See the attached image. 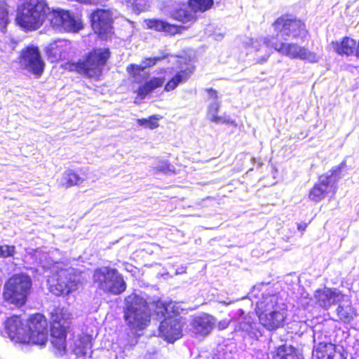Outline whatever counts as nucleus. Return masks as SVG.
<instances>
[{
  "mask_svg": "<svg viewBox=\"0 0 359 359\" xmlns=\"http://www.w3.org/2000/svg\"><path fill=\"white\" fill-rule=\"evenodd\" d=\"M5 332L15 343L43 346L48 341V323L40 313L25 321L20 317L14 316L5 322Z\"/></svg>",
  "mask_w": 359,
  "mask_h": 359,
  "instance_id": "f257e3e1",
  "label": "nucleus"
},
{
  "mask_svg": "<svg viewBox=\"0 0 359 359\" xmlns=\"http://www.w3.org/2000/svg\"><path fill=\"white\" fill-rule=\"evenodd\" d=\"M256 313L262 327L273 331L284 327L287 309L277 294L263 293L257 302Z\"/></svg>",
  "mask_w": 359,
  "mask_h": 359,
  "instance_id": "f03ea898",
  "label": "nucleus"
},
{
  "mask_svg": "<svg viewBox=\"0 0 359 359\" xmlns=\"http://www.w3.org/2000/svg\"><path fill=\"white\" fill-rule=\"evenodd\" d=\"M276 34L271 36L257 39L252 41V46L256 51H260L259 46L263 41H287L290 40H304L308 32L305 24L301 20L290 19L287 16L278 18L273 24Z\"/></svg>",
  "mask_w": 359,
  "mask_h": 359,
  "instance_id": "7ed1b4c3",
  "label": "nucleus"
},
{
  "mask_svg": "<svg viewBox=\"0 0 359 359\" xmlns=\"http://www.w3.org/2000/svg\"><path fill=\"white\" fill-rule=\"evenodd\" d=\"M49 13L51 12L45 0H24L18 7L16 21L20 27L34 30L49 18Z\"/></svg>",
  "mask_w": 359,
  "mask_h": 359,
  "instance_id": "20e7f679",
  "label": "nucleus"
},
{
  "mask_svg": "<svg viewBox=\"0 0 359 359\" xmlns=\"http://www.w3.org/2000/svg\"><path fill=\"white\" fill-rule=\"evenodd\" d=\"M124 318L133 330H144L150 322L151 309L146 300L135 293L125 299Z\"/></svg>",
  "mask_w": 359,
  "mask_h": 359,
  "instance_id": "39448f33",
  "label": "nucleus"
},
{
  "mask_svg": "<svg viewBox=\"0 0 359 359\" xmlns=\"http://www.w3.org/2000/svg\"><path fill=\"white\" fill-rule=\"evenodd\" d=\"M264 54L261 56L260 62H265L269 58L270 53L269 48H272L281 55L291 59H299L309 62H318L320 57L315 53L310 51L304 46H299L296 43H287L286 41H263V45L259 46Z\"/></svg>",
  "mask_w": 359,
  "mask_h": 359,
  "instance_id": "423d86ee",
  "label": "nucleus"
},
{
  "mask_svg": "<svg viewBox=\"0 0 359 359\" xmlns=\"http://www.w3.org/2000/svg\"><path fill=\"white\" fill-rule=\"evenodd\" d=\"M64 266L62 263H55L52 268L53 276L48 280L50 292L57 296L66 295L76 290L79 281L74 268Z\"/></svg>",
  "mask_w": 359,
  "mask_h": 359,
  "instance_id": "0eeeda50",
  "label": "nucleus"
},
{
  "mask_svg": "<svg viewBox=\"0 0 359 359\" xmlns=\"http://www.w3.org/2000/svg\"><path fill=\"white\" fill-rule=\"evenodd\" d=\"M32 287L31 278L23 273L15 274L11 277L4 285V299L16 306L25 304Z\"/></svg>",
  "mask_w": 359,
  "mask_h": 359,
  "instance_id": "6e6552de",
  "label": "nucleus"
},
{
  "mask_svg": "<svg viewBox=\"0 0 359 359\" xmlns=\"http://www.w3.org/2000/svg\"><path fill=\"white\" fill-rule=\"evenodd\" d=\"M93 281L97 288L106 293L118 295L126 289L123 277L116 269L103 266L94 271Z\"/></svg>",
  "mask_w": 359,
  "mask_h": 359,
  "instance_id": "1a4fd4ad",
  "label": "nucleus"
},
{
  "mask_svg": "<svg viewBox=\"0 0 359 359\" xmlns=\"http://www.w3.org/2000/svg\"><path fill=\"white\" fill-rule=\"evenodd\" d=\"M109 56V48H95L79 60L76 64V69L88 77L97 78L101 75Z\"/></svg>",
  "mask_w": 359,
  "mask_h": 359,
  "instance_id": "9d476101",
  "label": "nucleus"
},
{
  "mask_svg": "<svg viewBox=\"0 0 359 359\" xmlns=\"http://www.w3.org/2000/svg\"><path fill=\"white\" fill-rule=\"evenodd\" d=\"M236 335L243 339L258 340L263 335L264 330L253 314H245L243 309H238L231 320Z\"/></svg>",
  "mask_w": 359,
  "mask_h": 359,
  "instance_id": "9b49d317",
  "label": "nucleus"
},
{
  "mask_svg": "<svg viewBox=\"0 0 359 359\" xmlns=\"http://www.w3.org/2000/svg\"><path fill=\"white\" fill-rule=\"evenodd\" d=\"M346 167V162L342 161L339 165L333 167L327 173L319 177L318 181L315 184L309 192V198L315 202L323 199L327 194L336 189V184L341 177V170Z\"/></svg>",
  "mask_w": 359,
  "mask_h": 359,
  "instance_id": "f8f14e48",
  "label": "nucleus"
},
{
  "mask_svg": "<svg viewBox=\"0 0 359 359\" xmlns=\"http://www.w3.org/2000/svg\"><path fill=\"white\" fill-rule=\"evenodd\" d=\"M322 334L313 333V348L312 359H346L347 353L344 348L340 345H334L327 341L320 340Z\"/></svg>",
  "mask_w": 359,
  "mask_h": 359,
  "instance_id": "ddd939ff",
  "label": "nucleus"
},
{
  "mask_svg": "<svg viewBox=\"0 0 359 359\" xmlns=\"http://www.w3.org/2000/svg\"><path fill=\"white\" fill-rule=\"evenodd\" d=\"M51 344L60 353L65 352L67 329L71 323L70 318H65V313L55 312L52 316Z\"/></svg>",
  "mask_w": 359,
  "mask_h": 359,
  "instance_id": "4468645a",
  "label": "nucleus"
},
{
  "mask_svg": "<svg viewBox=\"0 0 359 359\" xmlns=\"http://www.w3.org/2000/svg\"><path fill=\"white\" fill-rule=\"evenodd\" d=\"M49 20L53 28L60 32H77L82 28L81 22L64 10H53Z\"/></svg>",
  "mask_w": 359,
  "mask_h": 359,
  "instance_id": "2eb2a0df",
  "label": "nucleus"
},
{
  "mask_svg": "<svg viewBox=\"0 0 359 359\" xmlns=\"http://www.w3.org/2000/svg\"><path fill=\"white\" fill-rule=\"evenodd\" d=\"M20 67L35 75H41L43 71L44 62L38 47L29 46L21 51Z\"/></svg>",
  "mask_w": 359,
  "mask_h": 359,
  "instance_id": "dca6fc26",
  "label": "nucleus"
},
{
  "mask_svg": "<svg viewBox=\"0 0 359 359\" xmlns=\"http://www.w3.org/2000/svg\"><path fill=\"white\" fill-rule=\"evenodd\" d=\"M113 14V11L109 9H97L90 15L94 32L102 39L107 38L111 32Z\"/></svg>",
  "mask_w": 359,
  "mask_h": 359,
  "instance_id": "f3484780",
  "label": "nucleus"
},
{
  "mask_svg": "<svg viewBox=\"0 0 359 359\" xmlns=\"http://www.w3.org/2000/svg\"><path fill=\"white\" fill-rule=\"evenodd\" d=\"M182 325L179 318L168 316L159 325V335L168 342H174L182 336Z\"/></svg>",
  "mask_w": 359,
  "mask_h": 359,
  "instance_id": "a211bd4d",
  "label": "nucleus"
},
{
  "mask_svg": "<svg viewBox=\"0 0 359 359\" xmlns=\"http://www.w3.org/2000/svg\"><path fill=\"white\" fill-rule=\"evenodd\" d=\"M314 297L321 307L327 309L333 304L341 302L346 295L337 289L325 288L317 290Z\"/></svg>",
  "mask_w": 359,
  "mask_h": 359,
  "instance_id": "6ab92c4d",
  "label": "nucleus"
},
{
  "mask_svg": "<svg viewBox=\"0 0 359 359\" xmlns=\"http://www.w3.org/2000/svg\"><path fill=\"white\" fill-rule=\"evenodd\" d=\"M215 325V318L208 314L196 317L191 323L192 332L196 334L207 336Z\"/></svg>",
  "mask_w": 359,
  "mask_h": 359,
  "instance_id": "aec40b11",
  "label": "nucleus"
},
{
  "mask_svg": "<svg viewBox=\"0 0 359 359\" xmlns=\"http://www.w3.org/2000/svg\"><path fill=\"white\" fill-rule=\"evenodd\" d=\"M168 55L165 52H161V55L145 58L140 65L132 64L127 67L129 73L133 74L134 76H140L144 74L147 68L154 66L157 62L164 60Z\"/></svg>",
  "mask_w": 359,
  "mask_h": 359,
  "instance_id": "412c9836",
  "label": "nucleus"
},
{
  "mask_svg": "<svg viewBox=\"0 0 359 359\" xmlns=\"http://www.w3.org/2000/svg\"><path fill=\"white\" fill-rule=\"evenodd\" d=\"M194 71V66L191 63L186 64L185 67H182L180 71L172 77L165 86V91H171L175 89L180 83L186 82Z\"/></svg>",
  "mask_w": 359,
  "mask_h": 359,
  "instance_id": "4be33fe9",
  "label": "nucleus"
},
{
  "mask_svg": "<svg viewBox=\"0 0 359 359\" xmlns=\"http://www.w3.org/2000/svg\"><path fill=\"white\" fill-rule=\"evenodd\" d=\"M341 302L344 303L339 304L337 315L339 320L348 323L356 316V310L351 306V300L346 296Z\"/></svg>",
  "mask_w": 359,
  "mask_h": 359,
  "instance_id": "5701e85b",
  "label": "nucleus"
},
{
  "mask_svg": "<svg viewBox=\"0 0 359 359\" xmlns=\"http://www.w3.org/2000/svg\"><path fill=\"white\" fill-rule=\"evenodd\" d=\"M270 359H302L297 351L291 345L283 344L271 351Z\"/></svg>",
  "mask_w": 359,
  "mask_h": 359,
  "instance_id": "b1692460",
  "label": "nucleus"
},
{
  "mask_svg": "<svg viewBox=\"0 0 359 359\" xmlns=\"http://www.w3.org/2000/svg\"><path fill=\"white\" fill-rule=\"evenodd\" d=\"M147 25L149 29L157 32H163L170 35H174L178 33L180 30L178 26L161 20H149Z\"/></svg>",
  "mask_w": 359,
  "mask_h": 359,
  "instance_id": "393cba45",
  "label": "nucleus"
},
{
  "mask_svg": "<svg viewBox=\"0 0 359 359\" xmlns=\"http://www.w3.org/2000/svg\"><path fill=\"white\" fill-rule=\"evenodd\" d=\"M151 310H154V313L160 318L165 317L166 315L168 318V316H172L170 313H175V303L172 302H163L158 300L157 302H154L152 304H149Z\"/></svg>",
  "mask_w": 359,
  "mask_h": 359,
  "instance_id": "a878e982",
  "label": "nucleus"
},
{
  "mask_svg": "<svg viewBox=\"0 0 359 359\" xmlns=\"http://www.w3.org/2000/svg\"><path fill=\"white\" fill-rule=\"evenodd\" d=\"M334 50L339 55H351L355 53L356 41L349 38L344 37L341 42H333Z\"/></svg>",
  "mask_w": 359,
  "mask_h": 359,
  "instance_id": "bb28decb",
  "label": "nucleus"
},
{
  "mask_svg": "<svg viewBox=\"0 0 359 359\" xmlns=\"http://www.w3.org/2000/svg\"><path fill=\"white\" fill-rule=\"evenodd\" d=\"M84 178L78 175L73 170H65L61 177L60 185L66 189L81 184L83 182Z\"/></svg>",
  "mask_w": 359,
  "mask_h": 359,
  "instance_id": "cd10ccee",
  "label": "nucleus"
},
{
  "mask_svg": "<svg viewBox=\"0 0 359 359\" xmlns=\"http://www.w3.org/2000/svg\"><path fill=\"white\" fill-rule=\"evenodd\" d=\"M91 348L92 343L90 338L86 335L74 341L73 351L78 357H82L90 354L92 353L90 351Z\"/></svg>",
  "mask_w": 359,
  "mask_h": 359,
  "instance_id": "c85d7f7f",
  "label": "nucleus"
},
{
  "mask_svg": "<svg viewBox=\"0 0 359 359\" xmlns=\"http://www.w3.org/2000/svg\"><path fill=\"white\" fill-rule=\"evenodd\" d=\"M164 78H152L151 80L146 81L138 88V95L144 98L149 93L161 86L164 83Z\"/></svg>",
  "mask_w": 359,
  "mask_h": 359,
  "instance_id": "c756f323",
  "label": "nucleus"
},
{
  "mask_svg": "<svg viewBox=\"0 0 359 359\" xmlns=\"http://www.w3.org/2000/svg\"><path fill=\"white\" fill-rule=\"evenodd\" d=\"M69 46L65 41L58 40L51 43L49 47V52L55 59L65 57L64 54L66 48Z\"/></svg>",
  "mask_w": 359,
  "mask_h": 359,
  "instance_id": "7c9ffc66",
  "label": "nucleus"
},
{
  "mask_svg": "<svg viewBox=\"0 0 359 359\" xmlns=\"http://www.w3.org/2000/svg\"><path fill=\"white\" fill-rule=\"evenodd\" d=\"M212 5L213 0H189V6L195 11L204 12Z\"/></svg>",
  "mask_w": 359,
  "mask_h": 359,
  "instance_id": "2f4dec72",
  "label": "nucleus"
},
{
  "mask_svg": "<svg viewBox=\"0 0 359 359\" xmlns=\"http://www.w3.org/2000/svg\"><path fill=\"white\" fill-rule=\"evenodd\" d=\"M172 18L183 23H187L194 19V15L184 9H180L172 13Z\"/></svg>",
  "mask_w": 359,
  "mask_h": 359,
  "instance_id": "473e14b6",
  "label": "nucleus"
},
{
  "mask_svg": "<svg viewBox=\"0 0 359 359\" xmlns=\"http://www.w3.org/2000/svg\"><path fill=\"white\" fill-rule=\"evenodd\" d=\"M220 107L219 101H211L208 107L207 118L213 121L217 116V112Z\"/></svg>",
  "mask_w": 359,
  "mask_h": 359,
  "instance_id": "72a5a7b5",
  "label": "nucleus"
},
{
  "mask_svg": "<svg viewBox=\"0 0 359 359\" xmlns=\"http://www.w3.org/2000/svg\"><path fill=\"white\" fill-rule=\"evenodd\" d=\"M158 118L156 116H150L149 118L137 119V123L140 126H144L149 129H154L158 126Z\"/></svg>",
  "mask_w": 359,
  "mask_h": 359,
  "instance_id": "f704fd0d",
  "label": "nucleus"
},
{
  "mask_svg": "<svg viewBox=\"0 0 359 359\" xmlns=\"http://www.w3.org/2000/svg\"><path fill=\"white\" fill-rule=\"evenodd\" d=\"M8 11L6 5L4 2H0V29L3 30L6 28L8 22Z\"/></svg>",
  "mask_w": 359,
  "mask_h": 359,
  "instance_id": "c9c22d12",
  "label": "nucleus"
},
{
  "mask_svg": "<svg viewBox=\"0 0 359 359\" xmlns=\"http://www.w3.org/2000/svg\"><path fill=\"white\" fill-rule=\"evenodd\" d=\"M15 252L14 245H0V258H7L13 257Z\"/></svg>",
  "mask_w": 359,
  "mask_h": 359,
  "instance_id": "e433bc0d",
  "label": "nucleus"
},
{
  "mask_svg": "<svg viewBox=\"0 0 359 359\" xmlns=\"http://www.w3.org/2000/svg\"><path fill=\"white\" fill-rule=\"evenodd\" d=\"M158 171L168 174L173 172L172 166L168 163V161H159L154 167Z\"/></svg>",
  "mask_w": 359,
  "mask_h": 359,
  "instance_id": "4c0bfd02",
  "label": "nucleus"
},
{
  "mask_svg": "<svg viewBox=\"0 0 359 359\" xmlns=\"http://www.w3.org/2000/svg\"><path fill=\"white\" fill-rule=\"evenodd\" d=\"M130 4H131L134 11L137 13L144 11L147 8V5L145 4L137 2V0H132Z\"/></svg>",
  "mask_w": 359,
  "mask_h": 359,
  "instance_id": "58836bf2",
  "label": "nucleus"
},
{
  "mask_svg": "<svg viewBox=\"0 0 359 359\" xmlns=\"http://www.w3.org/2000/svg\"><path fill=\"white\" fill-rule=\"evenodd\" d=\"M212 122L215 123H226L230 125H235L234 121H233L229 116H217Z\"/></svg>",
  "mask_w": 359,
  "mask_h": 359,
  "instance_id": "ea45409f",
  "label": "nucleus"
},
{
  "mask_svg": "<svg viewBox=\"0 0 359 359\" xmlns=\"http://www.w3.org/2000/svg\"><path fill=\"white\" fill-rule=\"evenodd\" d=\"M207 92L209 100H211L212 101H219L217 92L215 90L212 88H209L207 89Z\"/></svg>",
  "mask_w": 359,
  "mask_h": 359,
  "instance_id": "a19ab883",
  "label": "nucleus"
},
{
  "mask_svg": "<svg viewBox=\"0 0 359 359\" xmlns=\"http://www.w3.org/2000/svg\"><path fill=\"white\" fill-rule=\"evenodd\" d=\"M229 325V321L223 320V321H221V322L219 323L218 328H219V330H225L226 328L228 327Z\"/></svg>",
  "mask_w": 359,
  "mask_h": 359,
  "instance_id": "79ce46f5",
  "label": "nucleus"
},
{
  "mask_svg": "<svg viewBox=\"0 0 359 359\" xmlns=\"http://www.w3.org/2000/svg\"><path fill=\"white\" fill-rule=\"evenodd\" d=\"M355 55L359 57V41L358 42V43H356V46H355Z\"/></svg>",
  "mask_w": 359,
  "mask_h": 359,
  "instance_id": "37998d69",
  "label": "nucleus"
},
{
  "mask_svg": "<svg viewBox=\"0 0 359 359\" xmlns=\"http://www.w3.org/2000/svg\"><path fill=\"white\" fill-rule=\"evenodd\" d=\"M218 359H226V358H218Z\"/></svg>",
  "mask_w": 359,
  "mask_h": 359,
  "instance_id": "c03bdc74",
  "label": "nucleus"
}]
</instances>
